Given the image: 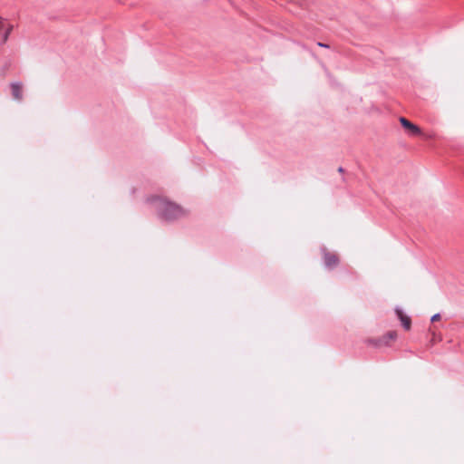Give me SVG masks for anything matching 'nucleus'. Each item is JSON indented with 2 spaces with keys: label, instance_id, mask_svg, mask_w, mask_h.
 <instances>
[{
  "label": "nucleus",
  "instance_id": "1",
  "mask_svg": "<svg viewBox=\"0 0 464 464\" xmlns=\"http://www.w3.org/2000/svg\"><path fill=\"white\" fill-rule=\"evenodd\" d=\"M155 209L163 218L171 220L178 218L185 214V210L165 198H156L152 200Z\"/></svg>",
  "mask_w": 464,
  "mask_h": 464
},
{
  "label": "nucleus",
  "instance_id": "2",
  "mask_svg": "<svg viewBox=\"0 0 464 464\" xmlns=\"http://www.w3.org/2000/svg\"><path fill=\"white\" fill-rule=\"evenodd\" d=\"M399 121H400L401 124L402 125V127L409 132V134H411V135H420L421 134V130L417 125H415L412 122H411L410 121H408L406 118L401 117Z\"/></svg>",
  "mask_w": 464,
  "mask_h": 464
},
{
  "label": "nucleus",
  "instance_id": "3",
  "mask_svg": "<svg viewBox=\"0 0 464 464\" xmlns=\"http://www.w3.org/2000/svg\"><path fill=\"white\" fill-rule=\"evenodd\" d=\"M395 312H396V314H397L398 318L401 322L402 326L406 330H409L411 328V318L409 316H407L403 313V311L401 309H400V308H396Z\"/></svg>",
  "mask_w": 464,
  "mask_h": 464
},
{
  "label": "nucleus",
  "instance_id": "4",
  "mask_svg": "<svg viewBox=\"0 0 464 464\" xmlns=\"http://www.w3.org/2000/svg\"><path fill=\"white\" fill-rule=\"evenodd\" d=\"M10 86L13 97L17 101H21L23 99L22 84L20 82H12Z\"/></svg>",
  "mask_w": 464,
  "mask_h": 464
},
{
  "label": "nucleus",
  "instance_id": "5",
  "mask_svg": "<svg viewBox=\"0 0 464 464\" xmlns=\"http://www.w3.org/2000/svg\"><path fill=\"white\" fill-rule=\"evenodd\" d=\"M2 28H5V33L3 34V42L5 43L8 40L13 30L14 29V24L7 22L6 19H5V26H3Z\"/></svg>",
  "mask_w": 464,
  "mask_h": 464
},
{
  "label": "nucleus",
  "instance_id": "6",
  "mask_svg": "<svg viewBox=\"0 0 464 464\" xmlns=\"http://www.w3.org/2000/svg\"><path fill=\"white\" fill-rule=\"evenodd\" d=\"M324 262H325L326 266L331 267L337 264L338 259L334 255L326 254L324 256Z\"/></svg>",
  "mask_w": 464,
  "mask_h": 464
},
{
  "label": "nucleus",
  "instance_id": "7",
  "mask_svg": "<svg viewBox=\"0 0 464 464\" xmlns=\"http://www.w3.org/2000/svg\"><path fill=\"white\" fill-rule=\"evenodd\" d=\"M396 337H397V334H396V333H395V332H390V333H388V334L384 336V338H385V339H388V340H391V341L395 340V339H396Z\"/></svg>",
  "mask_w": 464,
  "mask_h": 464
},
{
  "label": "nucleus",
  "instance_id": "8",
  "mask_svg": "<svg viewBox=\"0 0 464 464\" xmlns=\"http://www.w3.org/2000/svg\"><path fill=\"white\" fill-rule=\"evenodd\" d=\"M440 318V314H435L434 315H432L430 320H431V322H435V321H438Z\"/></svg>",
  "mask_w": 464,
  "mask_h": 464
},
{
  "label": "nucleus",
  "instance_id": "9",
  "mask_svg": "<svg viewBox=\"0 0 464 464\" xmlns=\"http://www.w3.org/2000/svg\"><path fill=\"white\" fill-rule=\"evenodd\" d=\"M3 26H5V18L0 16V29H2Z\"/></svg>",
  "mask_w": 464,
  "mask_h": 464
},
{
  "label": "nucleus",
  "instance_id": "10",
  "mask_svg": "<svg viewBox=\"0 0 464 464\" xmlns=\"http://www.w3.org/2000/svg\"><path fill=\"white\" fill-rule=\"evenodd\" d=\"M317 44H318L319 46H321V47H325V48H327V47H328V45H327V44H322V43H318Z\"/></svg>",
  "mask_w": 464,
  "mask_h": 464
}]
</instances>
